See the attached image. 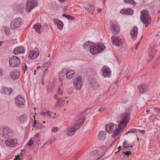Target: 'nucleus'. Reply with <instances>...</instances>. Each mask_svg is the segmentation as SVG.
Returning <instances> with one entry per match:
<instances>
[{
    "label": "nucleus",
    "instance_id": "f257e3e1",
    "mask_svg": "<svg viewBox=\"0 0 160 160\" xmlns=\"http://www.w3.org/2000/svg\"><path fill=\"white\" fill-rule=\"evenodd\" d=\"M130 112H124L121 114V121L118 125L116 131L112 135V138H115L126 127L130 120Z\"/></svg>",
    "mask_w": 160,
    "mask_h": 160
},
{
    "label": "nucleus",
    "instance_id": "f03ea898",
    "mask_svg": "<svg viewBox=\"0 0 160 160\" xmlns=\"http://www.w3.org/2000/svg\"><path fill=\"white\" fill-rule=\"evenodd\" d=\"M85 121V119L82 118L77 117L75 119V123L73 126L68 128L67 135L70 136L73 135L76 132L77 127H79L82 125Z\"/></svg>",
    "mask_w": 160,
    "mask_h": 160
},
{
    "label": "nucleus",
    "instance_id": "7ed1b4c3",
    "mask_svg": "<svg viewBox=\"0 0 160 160\" xmlns=\"http://www.w3.org/2000/svg\"><path fill=\"white\" fill-rule=\"evenodd\" d=\"M140 18L141 21L145 25L146 27H147L151 22V19L147 10H143L141 12Z\"/></svg>",
    "mask_w": 160,
    "mask_h": 160
},
{
    "label": "nucleus",
    "instance_id": "20e7f679",
    "mask_svg": "<svg viewBox=\"0 0 160 160\" xmlns=\"http://www.w3.org/2000/svg\"><path fill=\"white\" fill-rule=\"evenodd\" d=\"M0 135L3 138H8L13 135V132L8 127L4 126L0 128Z\"/></svg>",
    "mask_w": 160,
    "mask_h": 160
},
{
    "label": "nucleus",
    "instance_id": "39448f33",
    "mask_svg": "<svg viewBox=\"0 0 160 160\" xmlns=\"http://www.w3.org/2000/svg\"><path fill=\"white\" fill-rule=\"evenodd\" d=\"M9 65L12 67H18L20 64V59L17 56H11L9 58Z\"/></svg>",
    "mask_w": 160,
    "mask_h": 160
},
{
    "label": "nucleus",
    "instance_id": "423d86ee",
    "mask_svg": "<svg viewBox=\"0 0 160 160\" xmlns=\"http://www.w3.org/2000/svg\"><path fill=\"white\" fill-rule=\"evenodd\" d=\"M38 5L37 0H27L26 4V8L27 12H30Z\"/></svg>",
    "mask_w": 160,
    "mask_h": 160
},
{
    "label": "nucleus",
    "instance_id": "0eeeda50",
    "mask_svg": "<svg viewBox=\"0 0 160 160\" xmlns=\"http://www.w3.org/2000/svg\"><path fill=\"white\" fill-rule=\"evenodd\" d=\"M21 24V18H16L11 22L10 28L11 29H14L20 27Z\"/></svg>",
    "mask_w": 160,
    "mask_h": 160
},
{
    "label": "nucleus",
    "instance_id": "6e6552de",
    "mask_svg": "<svg viewBox=\"0 0 160 160\" xmlns=\"http://www.w3.org/2000/svg\"><path fill=\"white\" fill-rule=\"evenodd\" d=\"M15 102L18 107L21 108L25 106V100L22 95H18L15 99Z\"/></svg>",
    "mask_w": 160,
    "mask_h": 160
},
{
    "label": "nucleus",
    "instance_id": "1a4fd4ad",
    "mask_svg": "<svg viewBox=\"0 0 160 160\" xmlns=\"http://www.w3.org/2000/svg\"><path fill=\"white\" fill-rule=\"evenodd\" d=\"M111 39L112 44L116 46L120 47L122 45L123 40L121 39L119 37L115 35L111 37Z\"/></svg>",
    "mask_w": 160,
    "mask_h": 160
},
{
    "label": "nucleus",
    "instance_id": "9d476101",
    "mask_svg": "<svg viewBox=\"0 0 160 160\" xmlns=\"http://www.w3.org/2000/svg\"><path fill=\"white\" fill-rule=\"evenodd\" d=\"M101 73L104 77H109L111 75V71L108 67L104 66L101 70Z\"/></svg>",
    "mask_w": 160,
    "mask_h": 160
},
{
    "label": "nucleus",
    "instance_id": "9b49d317",
    "mask_svg": "<svg viewBox=\"0 0 160 160\" xmlns=\"http://www.w3.org/2000/svg\"><path fill=\"white\" fill-rule=\"evenodd\" d=\"M73 84L77 90H79L81 88L82 84L80 77H77L74 79Z\"/></svg>",
    "mask_w": 160,
    "mask_h": 160
},
{
    "label": "nucleus",
    "instance_id": "f8f14e48",
    "mask_svg": "<svg viewBox=\"0 0 160 160\" xmlns=\"http://www.w3.org/2000/svg\"><path fill=\"white\" fill-rule=\"evenodd\" d=\"M117 125L116 124L110 123L106 125L105 128L107 131L109 133H112L115 131L113 134L116 131L118 128Z\"/></svg>",
    "mask_w": 160,
    "mask_h": 160
},
{
    "label": "nucleus",
    "instance_id": "ddd939ff",
    "mask_svg": "<svg viewBox=\"0 0 160 160\" xmlns=\"http://www.w3.org/2000/svg\"><path fill=\"white\" fill-rule=\"evenodd\" d=\"M110 28L113 34H118L120 32L119 27L118 25L116 23H112L110 25Z\"/></svg>",
    "mask_w": 160,
    "mask_h": 160
},
{
    "label": "nucleus",
    "instance_id": "4468645a",
    "mask_svg": "<svg viewBox=\"0 0 160 160\" xmlns=\"http://www.w3.org/2000/svg\"><path fill=\"white\" fill-rule=\"evenodd\" d=\"M5 142L7 146L12 147L17 145V141L16 139L10 138L7 139Z\"/></svg>",
    "mask_w": 160,
    "mask_h": 160
},
{
    "label": "nucleus",
    "instance_id": "2eb2a0df",
    "mask_svg": "<svg viewBox=\"0 0 160 160\" xmlns=\"http://www.w3.org/2000/svg\"><path fill=\"white\" fill-rule=\"evenodd\" d=\"M39 54V52L38 51L31 50L28 53V58L31 59H35L38 57Z\"/></svg>",
    "mask_w": 160,
    "mask_h": 160
},
{
    "label": "nucleus",
    "instance_id": "dca6fc26",
    "mask_svg": "<svg viewBox=\"0 0 160 160\" xmlns=\"http://www.w3.org/2000/svg\"><path fill=\"white\" fill-rule=\"evenodd\" d=\"M157 50V49H156L155 47H152L150 48L148 54V58H149L147 59L148 62H150L152 60Z\"/></svg>",
    "mask_w": 160,
    "mask_h": 160
},
{
    "label": "nucleus",
    "instance_id": "f3484780",
    "mask_svg": "<svg viewBox=\"0 0 160 160\" xmlns=\"http://www.w3.org/2000/svg\"><path fill=\"white\" fill-rule=\"evenodd\" d=\"M25 52V49L23 47L20 46L16 48L13 50V53L15 55L23 53Z\"/></svg>",
    "mask_w": 160,
    "mask_h": 160
},
{
    "label": "nucleus",
    "instance_id": "a211bd4d",
    "mask_svg": "<svg viewBox=\"0 0 160 160\" xmlns=\"http://www.w3.org/2000/svg\"><path fill=\"white\" fill-rule=\"evenodd\" d=\"M53 23L55 25H57L58 28L60 30H62V29L63 24L62 21H59L57 19H54Z\"/></svg>",
    "mask_w": 160,
    "mask_h": 160
},
{
    "label": "nucleus",
    "instance_id": "6ab92c4d",
    "mask_svg": "<svg viewBox=\"0 0 160 160\" xmlns=\"http://www.w3.org/2000/svg\"><path fill=\"white\" fill-rule=\"evenodd\" d=\"M138 28L136 26L133 27V29L131 31V37L134 40H135L137 38L138 33Z\"/></svg>",
    "mask_w": 160,
    "mask_h": 160
},
{
    "label": "nucleus",
    "instance_id": "aec40b11",
    "mask_svg": "<svg viewBox=\"0 0 160 160\" xmlns=\"http://www.w3.org/2000/svg\"><path fill=\"white\" fill-rule=\"evenodd\" d=\"M28 119V117L25 114L20 115L18 118V121L20 123H22L27 122Z\"/></svg>",
    "mask_w": 160,
    "mask_h": 160
},
{
    "label": "nucleus",
    "instance_id": "412c9836",
    "mask_svg": "<svg viewBox=\"0 0 160 160\" xmlns=\"http://www.w3.org/2000/svg\"><path fill=\"white\" fill-rule=\"evenodd\" d=\"M10 76L13 79H17L20 76L19 72L17 70H12L10 73Z\"/></svg>",
    "mask_w": 160,
    "mask_h": 160
},
{
    "label": "nucleus",
    "instance_id": "4be33fe9",
    "mask_svg": "<svg viewBox=\"0 0 160 160\" xmlns=\"http://www.w3.org/2000/svg\"><path fill=\"white\" fill-rule=\"evenodd\" d=\"M97 44L93 43L91 46L90 49V52L92 54H95L98 53V50Z\"/></svg>",
    "mask_w": 160,
    "mask_h": 160
},
{
    "label": "nucleus",
    "instance_id": "5701e85b",
    "mask_svg": "<svg viewBox=\"0 0 160 160\" xmlns=\"http://www.w3.org/2000/svg\"><path fill=\"white\" fill-rule=\"evenodd\" d=\"M74 73L75 72L73 70H69L68 71L66 70L65 75L67 78L68 79H71L73 77V75Z\"/></svg>",
    "mask_w": 160,
    "mask_h": 160
},
{
    "label": "nucleus",
    "instance_id": "b1692460",
    "mask_svg": "<svg viewBox=\"0 0 160 160\" xmlns=\"http://www.w3.org/2000/svg\"><path fill=\"white\" fill-rule=\"evenodd\" d=\"M91 87L93 89L96 90L99 87V83L94 80L92 81Z\"/></svg>",
    "mask_w": 160,
    "mask_h": 160
},
{
    "label": "nucleus",
    "instance_id": "393cba45",
    "mask_svg": "<svg viewBox=\"0 0 160 160\" xmlns=\"http://www.w3.org/2000/svg\"><path fill=\"white\" fill-rule=\"evenodd\" d=\"M33 28L35 29L36 32L39 33L42 32L43 30L42 26L38 23L34 24L33 26Z\"/></svg>",
    "mask_w": 160,
    "mask_h": 160
},
{
    "label": "nucleus",
    "instance_id": "a878e982",
    "mask_svg": "<svg viewBox=\"0 0 160 160\" xmlns=\"http://www.w3.org/2000/svg\"><path fill=\"white\" fill-rule=\"evenodd\" d=\"M93 43H91L89 41H88L84 44L83 48L86 50H89L90 51V48L92 46Z\"/></svg>",
    "mask_w": 160,
    "mask_h": 160
},
{
    "label": "nucleus",
    "instance_id": "bb28decb",
    "mask_svg": "<svg viewBox=\"0 0 160 160\" xmlns=\"http://www.w3.org/2000/svg\"><path fill=\"white\" fill-rule=\"evenodd\" d=\"M106 132L103 131H101L99 132L98 134V138L100 139L103 140L106 138Z\"/></svg>",
    "mask_w": 160,
    "mask_h": 160
},
{
    "label": "nucleus",
    "instance_id": "cd10ccee",
    "mask_svg": "<svg viewBox=\"0 0 160 160\" xmlns=\"http://www.w3.org/2000/svg\"><path fill=\"white\" fill-rule=\"evenodd\" d=\"M97 48L98 53H100L104 51L105 48V47L103 44L100 43L97 44Z\"/></svg>",
    "mask_w": 160,
    "mask_h": 160
},
{
    "label": "nucleus",
    "instance_id": "c85d7f7f",
    "mask_svg": "<svg viewBox=\"0 0 160 160\" xmlns=\"http://www.w3.org/2000/svg\"><path fill=\"white\" fill-rule=\"evenodd\" d=\"M84 8L89 12L93 11L94 9L92 5L90 3H88L87 5H85Z\"/></svg>",
    "mask_w": 160,
    "mask_h": 160
},
{
    "label": "nucleus",
    "instance_id": "c756f323",
    "mask_svg": "<svg viewBox=\"0 0 160 160\" xmlns=\"http://www.w3.org/2000/svg\"><path fill=\"white\" fill-rule=\"evenodd\" d=\"M122 146L123 148L126 149L132 148L133 147V145L132 144L129 143L127 141H125L123 143Z\"/></svg>",
    "mask_w": 160,
    "mask_h": 160
},
{
    "label": "nucleus",
    "instance_id": "7c9ffc66",
    "mask_svg": "<svg viewBox=\"0 0 160 160\" xmlns=\"http://www.w3.org/2000/svg\"><path fill=\"white\" fill-rule=\"evenodd\" d=\"M51 64V62H48L44 63L42 66V68H44V73H46L48 72V69Z\"/></svg>",
    "mask_w": 160,
    "mask_h": 160
},
{
    "label": "nucleus",
    "instance_id": "2f4dec72",
    "mask_svg": "<svg viewBox=\"0 0 160 160\" xmlns=\"http://www.w3.org/2000/svg\"><path fill=\"white\" fill-rule=\"evenodd\" d=\"M51 112L50 111L48 110L45 112H40L41 115L43 116H47L48 117H50L51 116Z\"/></svg>",
    "mask_w": 160,
    "mask_h": 160
},
{
    "label": "nucleus",
    "instance_id": "473e14b6",
    "mask_svg": "<svg viewBox=\"0 0 160 160\" xmlns=\"http://www.w3.org/2000/svg\"><path fill=\"white\" fill-rule=\"evenodd\" d=\"M138 88L139 90V92L142 94L145 92L146 90L145 85H141L138 87Z\"/></svg>",
    "mask_w": 160,
    "mask_h": 160
},
{
    "label": "nucleus",
    "instance_id": "72a5a7b5",
    "mask_svg": "<svg viewBox=\"0 0 160 160\" xmlns=\"http://www.w3.org/2000/svg\"><path fill=\"white\" fill-rule=\"evenodd\" d=\"M56 138H51L48 140L45 143H44L42 147L45 146L46 144H51L55 141Z\"/></svg>",
    "mask_w": 160,
    "mask_h": 160
},
{
    "label": "nucleus",
    "instance_id": "f704fd0d",
    "mask_svg": "<svg viewBox=\"0 0 160 160\" xmlns=\"http://www.w3.org/2000/svg\"><path fill=\"white\" fill-rule=\"evenodd\" d=\"M125 3L132 4L133 6L136 5L137 3L134 0H123Z\"/></svg>",
    "mask_w": 160,
    "mask_h": 160
},
{
    "label": "nucleus",
    "instance_id": "c9c22d12",
    "mask_svg": "<svg viewBox=\"0 0 160 160\" xmlns=\"http://www.w3.org/2000/svg\"><path fill=\"white\" fill-rule=\"evenodd\" d=\"M134 11L132 8H128L127 9L126 15H132Z\"/></svg>",
    "mask_w": 160,
    "mask_h": 160
},
{
    "label": "nucleus",
    "instance_id": "e433bc0d",
    "mask_svg": "<svg viewBox=\"0 0 160 160\" xmlns=\"http://www.w3.org/2000/svg\"><path fill=\"white\" fill-rule=\"evenodd\" d=\"M91 154L92 155H93L94 156L96 157L99 155V152L98 150H94L92 152H91Z\"/></svg>",
    "mask_w": 160,
    "mask_h": 160
},
{
    "label": "nucleus",
    "instance_id": "4c0bfd02",
    "mask_svg": "<svg viewBox=\"0 0 160 160\" xmlns=\"http://www.w3.org/2000/svg\"><path fill=\"white\" fill-rule=\"evenodd\" d=\"M62 16L65 17L68 20H74V18L72 16L68 15H66L65 14H63Z\"/></svg>",
    "mask_w": 160,
    "mask_h": 160
},
{
    "label": "nucleus",
    "instance_id": "58836bf2",
    "mask_svg": "<svg viewBox=\"0 0 160 160\" xmlns=\"http://www.w3.org/2000/svg\"><path fill=\"white\" fill-rule=\"evenodd\" d=\"M7 88L5 87H3L1 90V93L2 94H7Z\"/></svg>",
    "mask_w": 160,
    "mask_h": 160
},
{
    "label": "nucleus",
    "instance_id": "ea45409f",
    "mask_svg": "<svg viewBox=\"0 0 160 160\" xmlns=\"http://www.w3.org/2000/svg\"><path fill=\"white\" fill-rule=\"evenodd\" d=\"M66 69L64 68L62 69L59 73V75L61 76H64L65 75Z\"/></svg>",
    "mask_w": 160,
    "mask_h": 160
},
{
    "label": "nucleus",
    "instance_id": "a19ab883",
    "mask_svg": "<svg viewBox=\"0 0 160 160\" xmlns=\"http://www.w3.org/2000/svg\"><path fill=\"white\" fill-rule=\"evenodd\" d=\"M137 132V129H135V128H132L130 130L128 131V132H127L126 134H128L130 133H135L136 132Z\"/></svg>",
    "mask_w": 160,
    "mask_h": 160
},
{
    "label": "nucleus",
    "instance_id": "79ce46f5",
    "mask_svg": "<svg viewBox=\"0 0 160 160\" xmlns=\"http://www.w3.org/2000/svg\"><path fill=\"white\" fill-rule=\"evenodd\" d=\"M127 9H122L120 11L121 14L123 15H126Z\"/></svg>",
    "mask_w": 160,
    "mask_h": 160
},
{
    "label": "nucleus",
    "instance_id": "37998d69",
    "mask_svg": "<svg viewBox=\"0 0 160 160\" xmlns=\"http://www.w3.org/2000/svg\"><path fill=\"white\" fill-rule=\"evenodd\" d=\"M58 102H59L60 105H63L64 104V100L62 98L58 99Z\"/></svg>",
    "mask_w": 160,
    "mask_h": 160
},
{
    "label": "nucleus",
    "instance_id": "c03bdc74",
    "mask_svg": "<svg viewBox=\"0 0 160 160\" xmlns=\"http://www.w3.org/2000/svg\"><path fill=\"white\" fill-rule=\"evenodd\" d=\"M104 153L101 156L99 157H98V158L96 160H103L105 158V157L104 156Z\"/></svg>",
    "mask_w": 160,
    "mask_h": 160
},
{
    "label": "nucleus",
    "instance_id": "a18cd8bd",
    "mask_svg": "<svg viewBox=\"0 0 160 160\" xmlns=\"http://www.w3.org/2000/svg\"><path fill=\"white\" fill-rule=\"evenodd\" d=\"M59 130L58 128V127H53L52 129V132H55L58 131Z\"/></svg>",
    "mask_w": 160,
    "mask_h": 160
},
{
    "label": "nucleus",
    "instance_id": "49530a36",
    "mask_svg": "<svg viewBox=\"0 0 160 160\" xmlns=\"http://www.w3.org/2000/svg\"><path fill=\"white\" fill-rule=\"evenodd\" d=\"M73 88H72V87L70 88L68 90V93L70 94H72L73 92Z\"/></svg>",
    "mask_w": 160,
    "mask_h": 160
},
{
    "label": "nucleus",
    "instance_id": "de8ad7c7",
    "mask_svg": "<svg viewBox=\"0 0 160 160\" xmlns=\"http://www.w3.org/2000/svg\"><path fill=\"white\" fill-rule=\"evenodd\" d=\"M39 135V133H38L35 134L34 136V139H35V138L37 139V140L38 141H39V138H38Z\"/></svg>",
    "mask_w": 160,
    "mask_h": 160
},
{
    "label": "nucleus",
    "instance_id": "09e8293b",
    "mask_svg": "<svg viewBox=\"0 0 160 160\" xmlns=\"http://www.w3.org/2000/svg\"><path fill=\"white\" fill-rule=\"evenodd\" d=\"M12 90L11 88H8L7 91V94L10 95L12 92Z\"/></svg>",
    "mask_w": 160,
    "mask_h": 160
},
{
    "label": "nucleus",
    "instance_id": "8fccbe9b",
    "mask_svg": "<svg viewBox=\"0 0 160 160\" xmlns=\"http://www.w3.org/2000/svg\"><path fill=\"white\" fill-rule=\"evenodd\" d=\"M154 110L157 113H160V108L155 107L154 108Z\"/></svg>",
    "mask_w": 160,
    "mask_h": 160
},
{
    "label": "nucleus",
    "instance_id": "3c124183",
    "mask_svg": "<svg viewBox=\"0 0 160 160\" xmlns=\"http://www.w3.org/2000/svg\"><path fill=\"white\" fill-rule=\"evenodd\" d=\"M60 105L59 102H58V100L54 104V107H60Z\"/></svg>",
    "mask_w": 160,
    "mask_h": 160
},
{
    "label": "nucleus",
    "instance_id": "603ef678",
    "mask_svg": "<svg viewBox=\"0 0 160 160\" xmlns=\"http://www.w3.org/2000/svg\"><path fill=\"white\" fill-rule=\"evenodd\" d=\"M3 70L1 68H0V77L3 76Z\"/></svg>",
    "mask_w": 160,
    "mask_h": 160
},
{
    "label": "nucleus",
    "instance_id": "864d4df0",
    "mask_svg": "<svg viewBox=\"0 0 160 160\" xmlns=\"http://www.w3.org/2000/svg\"><path fill=\"white\" fill-rule=\"evenodd\" d=\"M137 132L144 134L145 132V131L144 130H141L140 129H137Z\"/></svg>",
    "mask_w": 160,
    "mask_h": 160
},
{
    "label": "nucleus",
    "instance_id": "5fc2aeb1",
    "mask_svg": "<svg viewBox=\"0 0 160 160\" xmlns=\"http://www.w3.org/2000/svg\"><path fill=\"white\" fill-rule=\"evenodd\" d=\"M33 141L31 139H30L28 143V145L30 146L32 145Z\"/></svg>",
    "mask_w": 160,
    "mask_h": 160
},
{
    "label": "nucleus",
    "instance_id": "6e6d98bb",
    "mask_svg": "<svg viewBox=\"0 0 160 160\" xmlns=\"http://www.w3.org/2000/svg\"><path fill=\"white\" fill-rule=\"evenodd\" d=\"M27 69V66L25 64H24V66H23V69L24 70V72L26 71Z\"/></svg>",
    "mask_w": 160,
    "mask_h": 160
},
{
    "label": "nucleus",
    "instance_id": "4d7b16f0",
    "mask_svg": "<svg viewBox=\"0 0 160 160\" xmlns=\"http://www.w3.org/2000/svg\"><path fill=\"white\" fill-rule=\"evenodd\" d=\"M104 109V108H101L98 109V111L101 112L103 111Z\"/></svg>",
    "mask_w": 160,
    "mask_h": 160
},
{
    "label": "nucleus",
    "instance_id": "13d9d810",
    "mask_svg": "<svg viewBox=\"0 0 160 160\" xmlns=\"http://www.w3.org/2000/svg\"><path fill=\"white\" fill-rule=\"evenodd\" d=\"M58 94H60L61 95H62L63 94V92L61 90L58 92Z\"/></svg>",
    "mask_w": 160,
    "mask_h": 160
},
{
    "label": "nucleus",
    "instance_id": "bf43d9fd",
    "mask_svg": "<svg viewBox=\"0 0 160 160\" xmlns=\"http://www.w3.org/2000/svg\"><path fill=\"white\" fill-rule=\"evenodd\" d=\"M140 41H139L137 44H136V47H135V48L136 49H137V48H138V45H139V43H140Z\"/></svg>",
    "mask_w": 160,
    "mask_h": 160
},
{
    "label": "nucleus",
    "instance_id": "052dcab7",
    "mask_svg": "<svg viewBox=\"0 0 160 160\" xmlns=\"http://www.w3.org/2000/svg\"><path fill=\"white\" fill-rule=\"evenodd\" d=\"M125 153L126 155H128L131 153V152L130 151H127Z\"/></svg>",
    "mask_w": 160,
    "mask_h": 160
},
{
    "label": "nucleus",
    "instance_id": "680f3d73",
    "mask_svg": "<svg viewBox=\"0 0 160 160\" xmlns=\"http://www.w3.org/2000/svg\"><path fill=\"white\" fill-rule=\"evenodd\" d=\"M154 116V115H151L149 117V119L150 120H151L153 118V117Z\"/></svg>",
    "mask_w": 160,
    "mask_h": 160
},
{
    "label": "nucleus",
    "instance_id": "e2e57ef3",
    "mask_svg": "<svg viewBox=\"0 0 160 160\" xmlns=\"http://www.w3.org/2000/svg\"><path fill=\"white\" fill-rule=\"evenodd\" d=\"M128 102L127 99H124L122 101V102L124 103H125Z\"/></svg>",
    "mask_w": 160,
    "mask_h": 160
},
{
    "label": "nucleus",
    "instance_id": "0e129e2a",
    "mask_svg": "<svg viewBox=\"0 0 160 160\" xmlns=\"http://www.w3.org/2000/svg\"><path fill=\"white\" fill-rule=\"evenodd\" d=\"M102 10L101 9H98V12L100 13L101 12Z\"/></svg>",
    "mask_w": 160,
    "mask_h": 160
},
{
    "label": "nucleus",
    "instance_id": "69168bd1",
    "mask_svg": "<svg viewBox=\"0 0 160 160\" xmlns=\"http://www.w3.org/2000/svg\"><path fill=\"white\" fill-rule=\"evenodd\" d=\"M34 123L33 124V125H34L35 124H36V121L35 120H34Z\"/></svg>",
    "mask_w": 160,
    "mask_h": 160
},
{
    "label": "nucleus",
    "instance_id": "338daca9",
    "mask_svg": "<svg viewBox=\"0 0 160 160\" xmlns=\"http://www.w3.org/2000/svg\"><path fill=\"white\" fill-rule=\"evenodd\" d=\"M60 91H61L60 88L59 87L58 88V92Z\"/></svg>",
    "mask_w": 160,
    "mask_h": 160
},
{
    "label": "nucleus",
    "instance_id": "774afa93",
    "mask_svg": "<svg viewBox=\"0 0 160 160\" xmlns=\"http://www.w3.org/2000/svg\"><path fill=\"white\" fill-rule=\"evenodd\" d=\"M34 75H35L36 74V70H34Z\"/></svg>",
    "mask_w": 160,
    "mask_h": 160
}]
</instances>
